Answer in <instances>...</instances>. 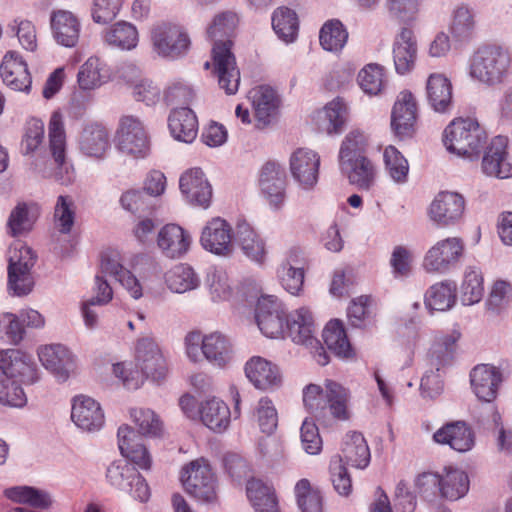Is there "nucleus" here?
<instances>
[{"instance_id": "7c9ffc66", "label": "nucleus", "mask_w": 512, "mask_h": 512, "mask_svg": "<svg viewBox=\"0 0 512 512\" xmlns=\"http://www.w3.org/2000/svg\"><path fill=\"white\" fill-rule=\"evenodd\" d=\"M427 99L432 109L439 113L449 112L453 106L452 84L443 74H431L426 83Z\"/></svg>"}, {"instance_id": "6e6d98bb", "label": "nucleus", "mask_w": 512, "mask_h": 512, "mask_svg": "<svg viewBox=\"0 0 512 512\" xmlns=\"http://www.w3.org/2000/svg\"><path fill=\"white\" fill-rule=\"evenodd\" d=\"M459 337V333L446 335L432 347L429 355L432 368L440 371L452 363Z\"/></svg>"}, {"instance_id": "774afa93", "label": "nucleus", "mask_w": 512, "mask_h": 512, "mask_svg": "<svg viewBox=\"0 0 512 512\" xmlns=\"http://www.w3.org/2000/svg\"><path fill=\"white\" fill-rule=\"evenodd\" d=\"M331 481L334 489L340 494L347 496L352 489V481L347 468L343 464L341 456H335L330 461Z\"/></svg>"}, {"instance_id": "39448f33", "label": "nucleus", "mask_w": 512, "mask_h": 512, "mask_svg": "<svg viewBox=\"0 0 512 512\" xmlns=\"http://www.w3.org/2000/svg\"><path fill=\"white\" fill-rule=\"evenodd\" d=\"M510 64L507 51L497 46H484L471 58L470 76L486 86L500 85L509 75Z\"/></svg>"}, {"instance_id": "864d4df0", "label": "nucleus", "mask_w": 512, "mask_h": 512, "mask_svg": "<svg viewBox=\"0 0 512 512\" xmlns=\"http://www.w3.org/2000/svg\"><path fill=\"white\" fill-rule=\"evenodd\" d=\"M297 257L298 251L291 250L288 261L283 263L278 270L283 288L292 295H297L302 290L304 283L303 268L293 266L291 263H297Z\"/></svg>"}, {"instance_id": "c9c22d12", "label": "nucleus", "mask_w": 512, "mask_h": 512, "mask_svg": "<svg viewBox=\"0 0 512 512\" xmlns=\"http://www.w3.org/2000/svg\"><path fill=\"white\" fill-rule=\"evenodd\" d=\"M48 137L49 150L55 163L59 168L67 171L66 132L63 116L59 111H54L51 114L48 124Z\"/></svg>"}, {"instance_id": "6ab92c4d", "label": "nucleus", "mask_w": 512, "mask_h": 512, "mask_svg": "<svg viewBox=\"0 0 512 512\" xmlns=\"http://www.w3.org/2000/svg\"><path fill=\"white\" fill-rule=\"evenodd\" d=\"M254 109L257 127L268 126L278 115L280 97L277 92L268 85H259L249 91Z\"/></svg>"}, {"instance_id": "680f3d73", "label": "nucleus", "mask_w": 512, "mask_h": 512, "mask_svg": "<svg viewBox=\"0 0 512 512\" xmlns=\"http://www.w3.org/2000/svg\"><path fill=\"white\" fill-rule=\"evenodd\" d=\"M133 477H137V469L127 462L115 461L107 468V480L119 490L131 489Z\"/></svg>"}, {"instance_id": "4d7b16f0", "label": "nucleus", "mask_w": 512, "mask_h": 512, "mask_svg": "<svg viewBox=\"0 0 512 512\" xmlns=\"http://www.w3.org/2000/svg\"><path fill=\"white\" fill-rule=\"evenodd\" d=\"M368 137L359 129L351 130L343 139L339 150V162L366 156Z\"/></svg>"}, {"instance_id": "ea45409f", "label": "nucleus", "mask_w": 512, "mask_h": 512, "mask_svg": "<svg viewBox=\"0 0 512 512\" xmlns=\"http://www.w3.org/2000/svg\"><path fill=\"white\" fill-rule=\"evenodd\" d=\"M203 356L213 365L224 367L231 360V344L222 334L214 332L202 339Z\"/></svg>"}, {"instance_id": "de8ad7c7", "label": "nucleus", "mask_w": 512, "mask_h": 512, "mask_svg": "<svg viewBox=\"0 0 512 512\" xmlns=\"http://www.w3.org/2000/svg\"><path fill=\"white\" fill-rule=\"evenodd\" d=\"M272 27L279 38L293 42L299 30L297 14L288 7H278L272 14Z\"/></svg>"}, {"instance_id": "412c9836", "label": "nucleus", "mask_w": 512, "mask_h": 512, "mask_svg": "<svg viewBox=\"0 0 512 512\" xmlns=\"http://www.w3.org/2000/svg\"><path fill=\"white\" fill-rule=\"evenodd\" d=\"M179 187L185 198L193 205L207 208L212 198V187L199 168L183 173Z\"/></svg>"}, {"instance_id": "49530a36", "label": "nucleus", "mask_w": 512, "mask_h": 512, "mask_svg": "<svg viewBox=\"0 0 512 512\" xmlns=\"http://www.w3.org/2000/svg\"><path fill=\"white\" fill-rule=\"evenodd\" d=\"M348 31L338 19L326 21L319 32V42L322 48L329 52H339L346 45Z\"/></svg>"}, {"instance_id": "393cba45", "label": "nucleus", "mask_w": 512, "mask_h": 512, "mask_svg": "<svg viewBox=\"0 0 512 512\" xmlns=\"http://www.w3.org/2000/svg\"><path fill=\"white\" fill-rule=\"evenodd\" d=\"M50 26L56 42L65 47H74L78 43L81 24L76 15L67 10L51 13Z\"/></svg>"}, {"instance_id": "f3484780", "label": "nucleus", "mask_w": 512, "mask_h": 512, "mask_svg": "<svg viewBox=\"0 0 512 512\" xmlns=\"http://www.w3.org/2000/svg\"><path fill=\"white\" fill-rule=\"evenodd\" d=\"M233 233L230 224L220 218L211 219L202 230V247L216 255H229L233 251Z\"/></svg>"}, {"instance_id": "c03bdc74", "label": "nucleus", "mask_w": 512, "mask_h": 512, "mask_svg": "<svg viewBox=\"0 0 512 512\" xmlns=\"http://www.w3.org/2000/svg\"><path fill=\"white\" fill-rule=\"evenodd\" d=\"M456 302V284L452 281H441L432 285L425 294L427 308L435 311H446Z\"/></svg>"}, {"instance_id": "a19ab883", "label": "nucleus", "mask_w": 512, "mask_h": 512, "mask_svg": "<svg viewBox=\"0 0 512 512\" xmlns=\"http://www.w3.org/2000/svg\"><path fill=\"white\" fill-rule=\"evenodd\" d=\"M38 357L43 366L62 380L68 378L67 365L70 353L62 345H46L38 350Z\"/></svg>"}, {"instance_id": "f257e3e1", "label": "nucleus", "mask_w": 512, "mask_h": 512, "mask_svg": "<svg viewBox=\"0 0 512 512\" xmlns=\"http://www.w3.org/2000/svg\"><path fill=\"white\" fill-rule=\"evenodd\" d=\"M237 24V17L231 12L217 15L207 29L208 36L214 40L212 47V73L217 79L219 87L227 95H234L240 85V70L236 57L232 51L233 34Z\"/></svg>"}, {"instance_id": "052dcab7", "label": "nucleus", "mask_w": 512, "mask_h": 512, "mask_svg": "<svg viewBox=\"0 0 512 512\" xmlns=\"http://www.w3.org/2000/svg\"><path fill=\"white\" fill-rule=\"evenodd\" d=\"M383 161L389 176L397 183H405L409 173V164L402 153L389 145L383 151Z\"/></svg>"}, {"instance_id": "473e14b6", "label": "nucleus", "mask_w": 512, "mask_h": 512, "mask_svg": "<svg viewBox=\"0 0 512 512\" xmlns=\"http://www.w3.org/2000/svg\"><path fill=\"white\" fill-rule=\"evenodd\" d=\"M171 135L178 141L191 143L198 134V119L188 107H181L171 112L168 119Z\"/></svg>"}, {"instance_id": "603ef678", "label": "nucleus", "mask_w": 512, "mask_h": 512, "mask_svg": "<svg viewBox=\"0 0 512 512\" xmlns=\"http://www.w3.org/2000/svg\"><path fill=\"white\" fill-rule=\"evenodd\" d=\"M484 294V278L480 269L468 267L461 284V301L464 305L478 303Z\"/></svg>"}, {"instance_id": "e433bc0d", "label": "nucleus", "mask_w": 512, "mask_h": 512, "mask_svg": "<svg viewBox=\"0 0 512 512\" xmlns=\"http://www.w3.org/2000/svg\"><path fill=\"white\" fill-rule=\"evenodd\" d=\"M201 421L214 432L225 431L231 418L229 407L222 400L212 398L203 402L199 409Z\"/></svg>"}, {"instance_id": "72a5a7b5", "label": "nucleus", "mask_w": 512, "mask_h": 512, "mask_svg": "<svg viewBox=\"0 0 512 512\" xmlns=\"http://www.w3.org/2000/svg\"><path fill=\"white\" fill-rule=\"evenodd\" d=\"M340 169L345 173L351 184L360 189L368 190L374 184L376 178V167L367 157L347 159L339 162Z\"/></svg>"}, {"instance_id": "13d9d810", "label": "nucleus", "mask_w": 512, "mask_h": 512, "mask_svg": "<svg viewBox=\"0 0 512 512\" xmlns=\"http://www.w3.org/2000/svg\"><path fill=\"white\" fill-rule=\"evenodd\" d=\"M360 88L369 95H377L384 88L385 71L384 67L377 63L365 65L357 77Z\"/></svg>"}, {"instance_id": "a211bd4d", "label": "nucleus", "mask_w": 512, "mask_h": 512, "mask_svg": "<svg viewBox=\"0 0 512 512\" xmlns=\"http://www.w3.org/2000/svg\"><path fill=\"white\" fill-rule=\"evenodd\" d=\"M507 148V137L496 136L491 140L482 159V170L486 175L501 179L512 177V162Z\"/></svg>"}, {"instance_id": "37998d69", "label": "nucleus", "mask_w": 512, "mask_h": 512, "mask_svg": "<svg viewBox=\"0 0 512 512\" xmlns=\"http://www.w3.org/2000/svg\"><path fill=\"white\" fill-rule=\"evenodd\" d=\"M322 337L327 348L335 355L343 358L352 356L351 344L345 328L339 320L329 321L323 330Z\"/></svg>"}, {"instance_id": "2f4dec72", "label": "nucleus", "mask_w": 512, "mask_h": 512, "mask_svg": "<svg viewBox=\"0 0 512 512\" xmlns=\"http://www.w3.org/2000/svg\"><path fill=\"white\" fill-rule=\"evenodd\" d=\"M246 494L256 512H281L279 499L272 485L252 478L246 484Z\"/></svg>"}, {"instance_id": "a878e982", "label": "nucleus", "mask_w": 512, "mask_h": 512, "mask_svg": "<svg viewBox=\"0 0 512 512\" xmlns=\"http://www.w3.org/2000/svg\"><path fill=\"white\" fill-rule=\"evenodd\" d=\"M433 439L436 443L449 445L458 452H467L475 444L472 429L463 421L445 424L434 433Z\"/></svg>"}, {"instance_id": "dca6fc26", "label": "nucleus", "mask_w": 512, "mask_h": 512, "mask_svg": "<svg viewBox=\"0 0 512 512\" xmlns=\"http://www.w3.org/2000/svg\"><path fill=\"white\" fill-rule=\"evenodd\" d=\"M290 171L294 180L303 189H312L319 176L320 155L308 148H298L289 160Z\"/></svg>"}, {"instance_id": "4468645a", "label": "nucleus", "mask_w": 512, "mask_h": 512, "mask_svg": "<svg viewBox=\"0 0 512 512\" xmlns=\"http://www.w3.org/2000/svg\"><path fill=\"white\" fill-rule=\"evenodd\" d=\"M79 151L86 157L104 159L111 150V133L101 122H90L83 126L78 137Z\"/></svg>"}, {"instance_id": "5fc2aeb1", "label": "nucleus", "mask_w": 512, "mask_h": 512, "mask_svg": "<svg viewBox=\"0 0 512 512\" xmlns=\"http://www.w3.org/2000/svg\"><path fill=\"white\" fill-rule=\"evenodd\" d=\"M4 496L9 500L28 504L36 508H47L51 504L47 493L30 486H15L4 490Z\"/></svg>"}, {"instance_id": "cd10ccee", "label": "nucleus", "mask_w": 512, "mask_h": 512, "mask_svg": "<svg viewBox=\"0 0 512 512\" xmlns=\"http://www.w3.org/2000/svg\"><path fill=\"white\" fill-rule=\"evenodd\" d=\"M117 436L120 452L126 459L141 469L151 467L150 454L144 444L140 442V436L131 427L120 426Z\"/></svg>"}, {"instance_id": "bf43d9fd", "label": "nucleus", "mask_w": 512, "mask_h": 512, "mask_svg": "<svg viewBox=\"0 0 512 512\" xmlns=\"http://www.w3.org/2000/svg\"><path fill=\"white\" fill-rule=\"evenodd\" d=\"M76 216V206L70 196L60 195L57 198L53 221L55 228L62 234L71 232Z\"/></svg>"}, {"instance_id": "7ed1b4c3", "label": "nucleus", "mask_w": 512, "mask_h": 512, "mask_svg": "<svg viewBox=\"0 0 512 512\" xmlns=\"http://www.w3.org/2000/svg\"><path fill=\"white\" fill-rule=\"evenodd\" d=\"M349 392L333 380L325 381V392L316 384H310L303 391L305 407L322 423H328V417L334 420L349 419Z\"/></svg>"}, {"instance_id": "79ce46f5", "label": "nucleus", "mask_w": 512, "mask_h": 512, "mask_svg": "<svg viewBox=\"0 0 512 512\" xmlns=\"http://www.w3.org/2000/svg\"><path fill=\"white\" fill-rule=\"evenodd\" d=\"M105 43L121 50L134 49L138 44V31L134 25L126 21H119L103 34Z\"/></svg>"}, {"instance_id": "4be33fe9", "label": "nucleus", "mask_w": 512, "mask_h": 512, "mask_svg": "<svg viewBox=\"0 0 512 512\" xmlns=\"http://www.w3.org/2000/svg\"><path fill=\"white\" fill-rule=\"evenodd\" d=\"M0 74L3 82L15 91H29L32 79L28 70L27 63L15 51H9L5 54L1 66Z\"/></svg>"}, {"instance_id": "f704fd0d", "label": "nucleus", "mask_w": 512, "mask_h": 512, "mask_svg": "<svg viewBox=\"0 0 512 512\" xmlns=\"http://www.w3.org/2000/svg\"><path fill=\"white\" fill-rule=\"evenodd\" d=\"M236 240L243 253L257 264H263L267 251L263 239L255 232L250 224L241 222L237 225Z\"/></svg>"}, {"instance_id": "1a4fd4ad", "label": "nucleus", "mask_w": 512, "mask_h": 512, "mask_svg": "<svg viewBox=\"0 0 512 512\" xmlns=\"http://www.w3.org/2000/svg\"><path fill=\"white\" fill-rule=\"evenodd\" d=\"M419 106L415 95L409 90L401 91L391 110V129L400 140L412 138L417 131Z\"/></svg>"}, {"instance_id": "4c0bfd02", "label": "nucleus", "mask_w": 512, "mask_h": 512, "mask_svg": "<svg viewBox=\"0 0 512 512\" xmlns=\"http://www.w3.org/2000/svg\"><path fill=\"white\" fill-rule=\"evenodd\" d=\"M109 78L110 71L106 63L100 58L92 56L80 67L77 82L81 89L93 90L106 83Z\"/></svg>"}, {"instance_id": "20e7f679", "label": "nucleus", "mask_w": 512, "mask_h": 512, "mask_svg": "<svg viewBox=\"0 0 512 512\" xmlns=\"http://www.w3.org/2000/svg\"><path fill=\"white\" fill-rule=\"evenodd\" d=\"M485 129L472 118H456L444 129L446 149L458 156H478L487 142Z\"/></svg>"}, {"instance_id": "aec40b11", "label": "nucleus", "mask_w": 512, "mask_h": 512, "mask_svg": "<svg viewBox=\"0 0 512 512\" xmlns=\"http://www.w3.org/2000/svg\"><path fill=\"white\" fill-rule=\"evenodd\" d=\"M245 374L255 388L263 391L278 388L282 383L278 366L260 356H253L246 362Z\"/></svg>"}, {"instance_id": "5701e85b", "label": "nucleus", "mask_w": 512, "mask_h": 512, "mask_svg": "<svg viewBox=\"0 0 512 512\" xmlns=\"http://www.w3.org/2000/svg\"><path fill=\"white\" fill-rule=\"evenodd\" d=\"M284 336L294 343L302 345L319 344L314 337L315 324L311 312L307 308H299L286 317Z\"/></svg>"}, {"instance_id": "09e8293b", "label": "nucleus", "mask_w": 512, "mask_h": 512, "mask_svg": "<svg viewBox=\"0 0 512 512\" xmlns=\"http://www.w3.org/2000/svg\"><path fill=\"white\" fill-rule=\"evenodd\" d=\"M168 288L176 293L193 290L199 285V278L193 268L187 264H178L165 275Z\"/></svg>"}, {"instance_id": "9b49d317", "label": "nucleus", "mask_w": 512, "mask_h": 512, "mask_svg": "<svg viewBox=\"0 0 512 512\" xmlns=\"http://www.w3.org/2000/svg\"><path fill=\"white\" fill-rule=\"evenodd\" d=\"M151 39L155 51L163 57L170 58H177L185 54L191 44L185 29L170 22L155 26L151 32Z\"/></svg>"}, {"instance_id": "2eb2a0df", "label": "nucleus", "mask_w": 512, "mask_h": 512, "mask_svg": "<svg viewBox=\"0 0 512 512\" xmlns=\"http://www.w3.org/2000/svg\"><path fill=\"white\" fill-rule=\"evenodd\" d=\"M0 369L10 380L33 384L38 380L35 363L30 355L17 350L0 351Z\"/></svg>"}, {"instance_id": "0eeeda50", "label": "nucleus", "mask_w": 512, "mask_h": 512, "mask_svg": "<svg viewBox=\"0 0 512 512\" xmlns=\"http://www.w3.org/2000/svg\"><path fill=\"white\" fill-rule=\"evenodd\" d=\"M115 140L117 149L134 159L145 158L149 154L148 133L138 117L122 116L115 132Z\"/></svg>"}, {"instance_id": "e2e57ef3", "label": "nucleus", "mask_w": 512, "mask_h": 512, "mask_svg": "<svg viewBox=\"0 0 512 512\" xmlns=\"http://www.w3.org/2000/svg\"><path fill=\"white\" fill-rule=\"evenodd\" d=\"M8 29L17 36L20 45L27 51L34 52L37 49V31L33 22L16 18L8 24Z\"/></svg>"}, {"instance_id": "bb28decb", "label": "nucleus", "mask_w": 512, "mask_h": 512, "mask_svg": "<svg viewBox=\"0 0 512 512\" xmlns=\"http://www.w3.org/2000/svg\"><path fill=\"white\" fill-rule=\"evenodd\" d=\"M71 419L81 429L86 431L99 430L104 424V413L100 404L87 396L74 398Z\"/></svg>"}, {"instance_id": "ddd939ff", "label": "nucleus", "mask_w": 512, "mask_h": 512, "mask_svg": "<svg viewBox=\"0 0 512 512\" xmlns=\"http://www.w3.org/2000/svg\"><path fill=\"white\" fill-rule=\"evenodd\" d=\"M465 206L463 195L443 191L438 193L431 202L428 215L438 226L447 227L454 225L463 217Z\"/></svg>"}, {"instance_id": "58836bf2", "label": "nucleus", "mask_w": 512, "mask_h": 512, "mask_svg": "<svg viewBox=\"0 0 512 512\" xmlns=\"http://www.w3.org/2000/svg\"><path fill=\"white\" fill-rule=\"evenodd\" d=\"M342 456L347 464L365 468L370 462V450L364 436L359 432H349L342 444Z\"/></svg>"}, {"instance_id": "6e6552de", "label": "nucleus", "mask_w": 512, "mask_h": 512, "mask_svg": "<svg viewBox=\"0 0 512 512\" xmlns=\"http://www.w3.org/2000/svg\"><path fill=\"white\" fill-rule=\"evenodd\" d=\"M35 264L32 250L21 244L9 251L8 288L15 296H24L32 291L34 282L31 269Z\"/></svg>"}, {"instance_id": "b1692460", "label": "nucleus", "mask_w": 512, "mask_h": 512, "mask_svg": "<svg viewBox=\"0 0 512 512\" xmlns=\"http://www.w3.org/2000/svg\"><path fill=\"white\" fill-rule=\"evenodd\" d=\"M470 381L478 399L491 402L497 396L498 387L502 382V374L492 365L480 364L471 371Z\"/></svg>"}, {"instance_id": "423d86ee", "label": "nucleus", "mask_w": 512, "mask_h": 512, "mask_svg": "<svg viewBox=\"0 0 512 512\" xmlns=\"http://www.w3.org/2000/svg\"><path fill=\"white\" fill-rule=\"evenodd\" d=\"M181 481L187 493L196 499L206 503L217 501V479L207 460L191 461L182 469Z\"/></svg>"}, {"instance_id": "338daca9", "label": "nucleus", "mask_w": 512, "mask_h": 512, "mask_svg": "<svg viewBox=\"0 0 512 512\" xmlns=\"http://www.w3.org/2000/svg\"><path fill=\"white\" fill-rule=\"evenodd\" d=\"M326 119L329 121L328 133H339L346 122L348 108L345 101L337 97L324 107Z\"/></svg>"}, {"instance_id": "f03ea898", "label": "nucleus", "mask_w": 512, "mask_h": 512, "mask_svg": "<svg viewBox=\"0 0 512 512\" xmlns=\"http://www.w3.org/2000/svg\"><path fill=\"white\" fill-rule=\"evenodd\" d=\"M135 370L125 363L113 365V373L128 389H138L146 379L155 382L164 380L168 374L167 361L158 344L151 338L139 339L135 347Z\"/></svg>"}, {"instance_id": "c85d7f7f", "label": "nucleus", "mask_w": 512, "mask_h": 512, "mask_svg": "<svg viewBox=\"0 0 512 512\" xmlns=\"http://www.w3.org/2000/svg\"><path fill=\"white\" fill-rule=\"evenodd\" d=\"M417 58V43L413 31L404 27L396 36L393 46V60L397 73L410 72Z\"/></svg>"}, {"instance_id": "0e129e2a", "label": "nucleus", "mask_w": 512, "mask_h": 512, "mask_svg": "<svg viewBox=\"0 0 512 512\" xmlns=\"http://www.w3.org/2000/svg\"><path fill=\"white\" fill-rule=\"evenodd\" d=\"M131 417L138 426L139 432L150 437H159L163 432V425L159 417L150 409H133Z\"/></svg>"}, {"instance_id": "69168bd1", "label": "nucleus", "mask_w": 512, "mask_h": 512, "mask_svg": "<svg viewBox=\"0 0 512 512\" xmlns=\"http://www.w3.org/2000/svg\"><path fill=\"white\" fill-rule=\"evenodd\" d=\"M25 334V329L16 314L4 312L0 314V339L12 344H19Z\"/></svg>"}, {"instance_id": "a18cd8bd", "label": "nucleus", "mask_w": 512, "mask_h": 512, "mask_svg": "<svg viewBox=\"0 0 512 512\" xmlns=\"http://www.w3.org/2000/svg\"><path fill=\"white\" fill-rule=\"evenodd\" d=\"M476 30L475 15L467 6L456 7L451 15L449 32L456 41L471 39Z\"/></svg>"}, {"instance_id": "f8f14e48", "label": "nucleus", "mask_w": 512, "mask_h": 512, "mask_svg": "<svg viewBox=\"0 0 512 512\" xmlns=\"http://www.w3.org/2000/svg\"><path fill=\"white\" fill-rule=\"evenodd\" d=\"M286 317L283 305L276 297L264 296L258 300L255 318L265 336L270 338L284 336Z\"/></svg>"}, {"instance_id": "9d476101", "label": "nucleus", "mask_w": 512, "mask_h": 512, "mask_svg": "<svg viewBox=\"0 0 512 512\" xmlns=\"http://www.w3.org/2000/svg\"><path fill=\"white\" fill-rule=\"evenodd\" d=\"M464 251V242L459 237L439 240L426 252L422 266L429 273H445L460 261Z\"/></svg>"}, {"instance_id": "8fccbe9b", "label": "nucleus", "mask_w": 512, "mask_h": 512, "mask_svg": "<svg viewBox=\"0 0 512 512\" xmlns=\"http://www.w3.org/2000/svg\"><path fill=\"white\" fill-rule=\"evenodd\" d=\"M294 493L301 512H323L322 494L308 479H300L295 485Z\"/></svg>"}, {"instance_id": "c756f323", "label": "nucleus", "mask_w": 512, "mask_h": 512, "mask_svg": "<svg viewBox=\"0 0 512 512\" xmlns=\"http://www.w3.org/2000/svg\"><path fill=\"white\" fill-rule=\"evenodd\" d=\"M157 244L169 258H179L189 250L191 237L181 226L167 224L158 233Z\"/></svg>"}, {"instance_id": "3c124183", "label": "nucleus", "mask_w": 512, "mask_h": 512, "mask_svg": "<svg viewBox=\"0 0 512 512\" xmlns=\"http://www.w3.org/2000/svg\"><path fill=\"white\" fill-rule=\"evenodd\" d=\"M469 489V479L465 472L449 468L442 476L440 493L448 500H458Z\"/></svg>"}]
</instances>
